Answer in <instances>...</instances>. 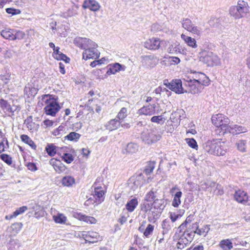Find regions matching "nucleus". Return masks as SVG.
Returning <instances> with one entry per match:
<instances>
[{"label":"nucleus","mask_w":250,"mask_h":250,"mask_svg":"<svg viewBox=\"0 0 250 250\" xmlns=\"http://www.w3.org/2000/svg\"><path fill=\"white\" fill-rule=\"evenodd\" d=\"M182 192L180 191L177 192L174 195V198L172 202V205L175 208H177L181 204V198Z\"/></svg>","instance_id":"nucleus-40"},{"label":"nucleus","mask_w":250,"mask_h":250,"mask_svg":"<svg viewBox=\"0 0 250 250\" xmlns=\"http://www.w3.org/2000/svg\"><path fill=\"white\" fill-rule=\"evenodd\" d=\"M38 89L35 86L32 81L28 83L25 86L24 94L28 98L34 97L37 93Z\"/></svg>","instance_id":"nucleus-18"},{"label":"nucleus","mask_w":250,"mask_h":250,"mask_svg":"<svg viewBox=\"0 0 250 250\" xmlns=\"http://www.w3.org/2000/svg\"><path fill=\"white\" fill-rule=\"evenodd\" d=\"M228 118H226L222 114H218L212 116L211 121L212 124L218 128L224 131V133L228 126Z\"/></svg>","instance_id":"nucleus-7"},{"label":"nucleus","mask_w":250,"mask_h":250,"mask_svg":"<svg viewBox=\"0 0 250 250\" xmlns=\"http://www.w3.org/2000/svg\"><path fill=\"white\" fill-rule=\"evenodd\" d=\"M163 118L162 116H155L151 118V121L153 123H156L157 124H161V122H163Z\"/></svg>","instance_id":"nucleus-60"},{"label":"nucleus","mask_w":250,"mask_h":250,"mask_svg":"<svg viewBox=\"0 0 250 250\" xmlns=\"http://www.w3.org/2000/svg\"><path fill=\"white\" fill-rule=\"evenodd\" d=\"M138 203V199L134 197L128 201L125 205V208L128 212H132L136 208Z\"/></svg>","instance_id":"nucleus-30"},{"label":"nucleus","mask_w":250,"mask_h":250,"mask_svg":"<svg viewBox=\"0 0 250 250\" xmlns=\"http://www.w3.org/2000/svg\"><path fill=\"white\" fill-rule=\"evenodd\" d=\"M39 106L45 105L44 109L47 115L55 116L56 113L60 110L61 107L56 100L51 98V95L49 94L43 95L42 99L38 103Z\"/></svg>","instance_id":"nucleus-2"},{"label":"nucleus","mask_w":250,"mask_h":250,"mask_svg":"<svg viewBox=\"0 0 250 250\" xmlns=\"http://www.w3.org/2000/svg\"><path fill=\"white\" fill-rule=\"evenodd\" d=\"M165 200L163 199H159L158 198L153 203L154 207L155 208H159L161 210H163L165 207Z\"/></svg>","instance_id":"nucleus-48"},{"label":"nucleus","mask_w":250,"mask_h":250,"mask_svg":"<svg viewBox=\"0 0 250 250\" xmlns=\"http://www.w3.org/2000/svg\"><path fill=\"white\" fill-rule=\"evenodd\" d=\"M0 158L9 166L12 163V158L8 154H2L0 155Z\"/></svg>","instance_id":"nucleus-54"},{"label":"nucleus","mask_w":250,"mask_h":250,"mask_svg":"<svg viewBox=\"0 0 250 250\" xmlns=\"http://www.w3.org/2000/svg\"><path fill=\"white\" fill-rule=\"evenodd\" d=\"M53 219L56 223L65 224L66 221V217L62 213H58L57 215L53 216Z\"/></svg>","instance_id":"nucleus-45"},{"label":"nucleus","mask_w":250,"mask_h":250,"mask_svg":"<svg viewBox=\"0 0 250 250\" xmlns=\"http://www.w3.org/2000/svg\"><path fill=\"white\" fill-rule=\"evenodd\" d=\"M126 67L119 63H114L108 65L106 74L108 75L115 74L120 71H125Z\"/></svg>","instance_id":"nucleus-20"},{"label":"nucleus","mask_w":250,"mask_h":250,"mask_svg":"<svg viewBox=\"0 0 250 250\" xmlns=\"http://www.w3.org/2000/svg\"><path fill=\"white\" fill-rule=\"evenodd\" d=\"M238 149L241 151H245L246 148V141L241 140L236 143Z\"/></svg>","instance_id":"nucleus-57"},{"label":"nucleus","mask_w":250,"mask_h":250,"mask_svg":"<svg viewBox=\"0 0 250 250\" xmlns=\"http://www.w3.org/2000/svg\"><path fill=\"white\" fill-rule=\"evenodd\" d=\"M28 169L34 171L37 170L36 165L33 163H30L27 165Z\"/></svg>","instance_id":"nucleus-64"},{"label":"nucleus","mask_w":250,"mask_h":250,"mask_svg":"<svg viewBox=\"0 0 250 250\" xmlns=\"http://www.w3.org/2000/svg\"><path fill=\"white\" fill-rule=\"evenodd\" d=\"M24 124L25 125L28 130L31 132L38 130L39 125L33 122L32 116H29L24 120Z\"/></svg>","instance_id":"nucleus-26"},{"label":"nucleus","mask_w":250,"mask_h":250,"mask_svg":"<svg viewBox=\"0 0 250 250\" xmlns=\"http://www.w3.org/2000/svg\"><path fill=\"white\" fill-rule=\"evenodd\" d=\"M154 226L151 224H148L146 229L144 231V235L145 237L148 238L150 235L152 234L154 230Z\"/></svg>","instance_id":"nucleus-51"},{"label":"nucleus","mask_w":250,"mask_h":250,"mask_svg":"<svg viewBox=\"0 0 250 250\" xmlns=\"http://www.w3.org/2000/svg\"><path fill=\"white\" fill-rule=\"evenodd\" d=\"M62 183L64 186L71 187L75 184V179L70 176H65L62 178Z\"/></svg>","instance_id":"nucleus-41"},{"label":"nucleus","mask_w":250,"mask_h":250,"mask_svg":"<svg viewBox=\"0 0 250 250\" xmlns=\"http://www.w3.org/2000/svg\"><path fill=\"white\" fill-rule=\"evenodd\" d=\"M169 62L171 64H178L180 62V60L177 57H170Z\"/></svg>","instance_id":"nucleus-62"},{"label":"nucleus","mask_w":250,"mask_h":250,"mask_svg":"<svg viewBox=\"0 0 250 250\" xmlns=\"http://www.w3.org/2000/svg\"><path fill=\"white\" fill-rule=\"evenodd\" d=\"M62 159L67 164H70L74 160V157L71 154L65 152L63 154Z\"/></svg>","instance_id":"nucleus-52"},{"label":"nucleus","mask_w":250,"mask_h":250,"mask_svg":"<svg viewBox=\"0 0 250 250\" xmlns=\"http://www.w3.org/2000/svg\"><path fill=\"white\" fill-rule=\"evenodd\" d=\"M219 246L223 250H230L233 248L232 242L229 239H223L220 242Z\"/></svg>","instance_id":"nucleus-33"},{"label":"nucleus","mask_w":250,"mask_h":250,"mask_svg":"<svg viewBox=\"0 0 250 250\" xmlns=\"http://www.w3.org/2000/svg\"><path fill=\"white\" fill-rule=\"evenodd\" d=\"M192 78V81H195V83H199L203 87L204 86H208L209 84L210 81L208 78L203 73H195Z\"/></svg>","instance_id":"nucleus-15"},{"label":"nucleus","mask_w":250,"mask_h":250,"mask_svg":"<svg viewBox=\"0 0 250 250\" xmlns=\"http://www.w3.org/2000/svg\"><path fill=\"white\" fill-rule=\"evenodd\" d=\"M184 85L186 88H184V93H190L191 94H197L202 91L204 87L199 83H195V81H192L191 79H188L185 80Z\"/></svg>","instance_id":"nucleus-5"},{"label":"nucleus","mask_w":250,"mask_h":250,"mask_svg":"<svg viewBox=\"0 0 250 250\" xmlns=\"http://www.w3.org/2000/svg\"><path fill=\"white\" fill-rule=\"evenodd\" d=\"M83 7L85 9L88 8L91 11H97L99 10L100 6L95 0H85Z\"/></svg>","instance_id":"nucleus-23"},{"label":"nucleus","mask_w":250,"mask_h":250,"mask_svg":"<svg viewBox=\"0 0 250 250\" xmlns=\"http://www.w3.org/2000/svg\"><path fill=\"white\" fill-rule=\"evenodd\" d=\"M81 236L89 243H94L101 240L99 233L95 231H82Z\"/></svg>","instance_id":"nucleus-11"},{"label":"nucleus","mask_w":250,"mask_h":250,"mask_svg":"<svg viewBox=\"0 0 250 250\" xmlns=\"http://www.w3.org/2000/svg\"><path fill=\"white\" fill-rule=\"evenodd\" d=\"M167 52L170 54H177L181 53V48L179 44H170L167 48Z\"/></svg>","instance_id":"nucleus-43"},{"label":"nucleus","mask_w":250,"mask_h":250,"mask_svg":"<svg viewBox=\"0 0 250 250\" xmlns=\"http://www.w3.org/2000/svg\"><path fill=\"white\" fill-rule=\"evenodd\" d=\"M65 127L62 125H60L54 130L53 134L55 136H59L60 137L65 133Z\"/></svg>","instance_id":"nucleus-50"},{"label":"nucleus","mask_w":250,"mask_h":250,"mask_svg":"<svg viewBox=\"0 0 250 250\" xmlns=\"http://www.w3.org/2000/svg\"><path fill=\"white\" fill-rule=\"evenodd\" d=\"M191 242V239H188L186 236V234H183L179 239L176 247L178 249L182 250Z\"/></svg>","instance_id":"nucleus-29"},{"label":"nucleus","mask_w":250,"mask_h":250,"mask_svg":"<svg viewBox=\"0 0 250 250\" xmlns=\"http://www.w3.org/2000/svg\"><path fill=\"white\" fill-rule=\"evenodd\" d=\"M49 164L53 166L56 172L58 173L63 172L66 170L64 165L61 161L56 159H51L49 161Z\"/></svg>","instance_id":"nucleus-21"},{"label":"nucleus","mask_w":250,"mask_h":250,"mask_svg":"<svg viewBox=\"0 0 250 250\" xmlns=\"http://www.w3.org/2000/svg\"><path fill=\"white\" fill-rule=\"evenodd\" d=\"M0 107L5 113L11 114V115H13L14 112L16 110H20V107L18 106L15 105H11L7 101L3 99L0 100Z\"/></svg>","instance_id":"nucleus-13"},{"label":"nucleus","mask_w":250,"mask_h":250,"mask_svg":"<svg viewBox=\"0 0 250 250\" xmlns=\"http://www.w3.org/2000/svg\"><path fill=\"white\" fill-rule=\"evenodd\" d=\"M21 247L19 240L11 239L8 244V250H18Z\"/></svg>","instance_id":"nucleus-39"},{"label":"nucleus","mask_w":250,"mask_h":250,"mask_svg":"<svg viewBox=\"0 0 250 250\" xmlns=\"http://www.w3.org/2000/svg\"><path fill=\"white\" fill-rule=\"evenodd\" d=\"M92 195L99 202L104 201V191L101 187H96L95 184L92 187Z\"/></svg>","instance_id":"nucleus-16"},{"label":"nucleus","mask_w":250,"mask_h":250,"mask_svg":"<svg viewBox=\"0 0 250 250\" xmlns=\"http://www.w3.org/2000/svg\"><path fill=\"white\" fill-rule=\"evenodd\" d=\"M141 177H131L128 181V187L133 190H135L139 187H140L142 184L140 180Z\"/></svg>","instance_id":"nucleus-27"},{"label":"nucleus","mask_w":250,"mask_h":250,"mask_svg":"<svg viewBox=\"0 0 250 250\" xmlns=\"http://www.w3.org/2000/svg\"><path fill=\"white\" fill-rule=\"evenodd\" d=\"M6 12L11 15H16L20 14L21 13L20 10L18 9H15L14 8H7L5 9Z\"/></svg>","instance_id":"nucleus-58"},{"label":"nucleus","mask_w":250,"mask_h":250,"mask_svg":"<svg viewBox=\"0 0 250 250\" xmlns=\"http://www.w3.org/2000/svg\"><path fill=\"white\" fill-rule=\"evenodd\" d=\"M53 56L55 59L58 60H62L64 61L65 63L69 62L70 61V59L62 52L57 54H53Z\"/></svg>","instance_id":"nucleus-49"},{"label":"nucleus","mask_w":250,"mask_h":250,"mask_svg":"<svg viewBox=\"0 0 250 250\" xmlns=\"http://www.w3.org/2000/svg\"><path fill=\"white\" fill-rule=\"evenodd\" d=\"M78 7L76 6H72L68 9L67 12L65 13L66 15L64 17H72L77 14Z\"/></svg>","instance_id":"nucleus-55"},{"label":"nucleus","mask_w":250,"mask_h":250,"mask_svg":"<svg viewBox=\"0 0 250 250\" xmlns=\"http://www.w3.org/2000/svg\"><path fill=\"white\" fill-rule=\"evenodd\" d=\"M156 104H149L146 106H144L138 110L139 115L151 116L155 113Z\"/></svg>","instance_id":"nucleus-19"},{"label":"nucleus","mask_w":250,"mask_h":250,"mask_svg":"<svg viewBox=\"0 0 250 250\" xmlns=\"http://www.w3.org/2000/svg\"><path fill=\"white\" fill-rule=\"evenodd\" d=\"M247 129L240 125H228L225 132H229L232 134H239L241 133L245 132Z\"/></svg>","instance_id":"nucleus-25"},{"label":"nucleus","mask_w":250,"mask_h":250,"mask_svg":"<svg viewBox=\"0 0 250 250\" xmlns=\"http://www.w3.org/2000/svg\"><path fill=\"white\" fill-rule=\"evenodd\" d=\"M155 162H152V161L149 162L147 163V165L145 167V168L144 170V172L146 175L149 174L153 171V170L155 167Z\"/></svg>","instance_id":"nucleus-47"},{"label":"nucleus","mask_w":250,"mask_h":250,"mask_svg":"<svg viewBox=\"0 0 250 250\" xmlns=\"http://www.w3.org/2000/svg\"><path fill=\"white\" fill-rule=\"evenodd\" d=\"M204 150L212 155L220 156L226 154L227 146L224 142L220 140H213L212 141H208L204 146Z\"/></svg>","instance_id":"nucleus-1"},{"label":"nucleus","mask_w":250,"mask_h":250,"mask_svg":"<svg viewBox=\"0 0 250 250\" xmlns=\"http://www.w3.org/2000/svg\"><path fill=\"white\" fill-rule=\"evenodd\" d=\"M78 218L81 221H83L89 224H95L96 223V219L91 216H86L83 214L81 213L78 214Z\"/></svg>","instance_id":"nucleus-35"},{"label":"nucleus","mask_w":250,"mask_h":250,"mask_svg":"<svg viewBox=\"0 0 250 250\" xmlns=\"http://www.w3.org/2000/svg\"><path fill=\"white\" fill-rule=\"evenodd\" d=\"M0 79L5 84H7L11 79L10 75L8 74L6 75H1Z\"/></svg>","instance_id":"nucleus-63"},{"label":"nucleus","mask_w":250,"mask_h":250,"mask_svg":"<svg viewBox=\"0 0 250 250\" xmlns=\"http://www.w3.org/2000/svg\"><path fill=\"white\" fill-rule=\"evenodd\" d=\"M234 198L237 202L243 204H246L249 199L247 192L240 189L235 191Z\"/></svg>","instance_id":"nucleus-22"},{"label":"nucleus","mask_w":250,"mask_h":250,"mask_svg":"<svg viewBox=\"0 0 250 250\" xmlns=\"http://www.w3.org/2000/svg\"><path fill=\"white\" fill-rule=\"evenodd\" d=\"M21 139L23 142L28 144L33 149L35 150L36 149V145L27 135H21Z\"/></svg>","instance_id":"nucleus-38"},{"label":"nucleus","mask_w":250,"mask_h":250,"mask_svg":"<svg viewBox=\"0 0 250 250\" xmlns=\"http://www.w3.org/2000/svg\"><path fill=\"white\" fill-rule=\"evenodd\" d=\"M170 224V222L167 219H165L163 221L161 224L163 235L167 234L171 230V226Z\"/></svg>","instance_id":"nucleus-36"},{"label":"nucleus","mask_w":250,"mask_h":250,"mask_svg":"<svg viewBox=\"0 0 250 250\" xmlns=\"http://www.w3.org/2000/svg\"><path fill=\"white\" fill-rule=\"evenodd\" d=\"M159 198L158 194L156 189L152 188L150 191L146 193L145 196V200L147 202H153L156 200L157 198Z\"/></svg>","instance_id":"nucleus-32"},{"label":"nucleus","mask_w":250,"mask_h":250,"mask_svg":"<svg viewBox=\"0 0 250 250\" xmlns=\"http://www.w3.org/2000/svg\"><path fill=\"white\" fill-rule=\"evenodd\" d=\"M80 137L81 135L79 133H77L75 132H72L65 136L64 138L65 139H67L71 141H77Z\"/></svg>","instance_id":"nucleus-46"},{"label":"nucleus","mask_w":250,"mask_h":250,"mask_svg":"<svg viewBox=\"0 0 250 250\" xmlns=\"http://www.w3.org/2000/svg\"><path fill=\"white\" fill-rule=\"evenodd\" d=\"M182 26L187 31L191 33L200 36L201 33V29L192 23L191 21L189 19H184L182 21Z\"/></svg>","instance_id":"nucleus-9"},{"label":"nucleus","mask_w":250,"mask_h":250,"mask_svg":"<svg viewBox=\"0 0 250 250\" xmlns=\"http://www.w3.org/2000/svg\"><path fill=\"white\" fill-rule=\"evenodd\" d=\"M144 47L149 50H157L160 46V40L158 38H152L144 42Z\"/></svg>","instance_id":"nucleus-17"},{"label":"nucleus","mask_w":250,"mask_h":250,"mask_svg":"<svg viewBox=\"0 0 250 250\" xmlns=\"http://www.w3.org/2000/svg\"><path fill=\"white\" fill-rule=\"evenodd\" d=\"M142 138L146 143L150 144L154 143L159 140L161 136L152 131L147 133L144 132L142 134Z\"/></svg>","instance_id":"nucleus-14"},{"label":"nucleus","mask_w":250,"mask_h":250,"mask_svg":"<svg viewBox=\"0 0 250 250\" xmlns=\"http://www.w3.org/2000/svg\"><path fill=\"white\" fill-rule=\"evenodd\" d=\"M97 46L88 47L85 49L83 53V59H96L100 56V52L97 49Z\"/></svg>","instance_id":"nucleus-12"},{"label":"nucleus","mask_w":250,"mask_h":250,"mask_svg":"<svg viewBox=\"0 0 250 250\" xmlns=\"http://www.w3.org/2000/svg\"><path fill=\"white\" fill-rule=\"evenodd\" d=\"M181 39L185 41V43H186L188 46L193 48H195L197 47L196 41L194 39L190 37L187 36L183 34L181 35Z\"/></svg>","instance_id":"nucleus-31"},{"label":"nucleus","mask_w":250,"mask_h":250,"mask_svg":"<svg viewBox=\"0 0 250 250\" xmlns=\"http://www.w3.org/2000/svg\"><path fill=\"white\" fill-rule=\"evenodd\" d=\"M187 143L189 146L193 148H196L198 147L197 143L193 138L187 139Z\"/></svg>","instance_id":"nucleus-59"},{"label":"nucleus","mask_w":250,"mask_h":250,"mask_svg":"<svg viewBox=\"0 0 250 250\" xmlns=\"http://www.w3.org/2000/svg\"><path fill=\"white\" fill-rule=\"evenodd\" d=\"M159 213L154 209L149 211L148 214V220L150 223H154L159 218Z\"/></svg>","instance_id":"nucleus-37"},{"label":"nucleus","mask_w":250,"mask_h":250,"mask_svg":"<svg viewBox=\"0 0 250 250\" xmlns=\"http://www.w3.org/2000/svg\"><path fill=\"white\" fill-rule=\"evenodd\" d=\"M249 11L248 4L243 0H239L237 5L231 6L229 10L230 16L235 19H239L245 17Z\"/></svg>","instance_id":"nucleus-3"},{"label":"nucleus","mask_w":250,"mask_h":250,"mask_svg":"<svg viewBox=\"0 0 250 250\" xmlns=\"http://www.w3.org/2000/svg\"><path fill=\"white\" fill-rule=\"evenodd\" d=\"M201 61L208 66L218 65L220 64L219 58L212 52H205Z\"/></svg>","instance_id":"nucleus-8"},{"label":"nucleus","mask_w":250,"mask_h":250,"mask_svg":"<svg viewBox=\"0 0 250 250\" xmlns=\"http://www.w3.org/2000/svg\"><path fill=\"white\" fill-rule=\"evenodd\" d=\"M127 109L123 107L118 113L116 118L121 121V120L124 119L127 116Z\"/></svg>","instance_id":"nucleus-53"},{"label":"nucleus","mask_w":250,"mask_h":250,"mask_svg":"<svg viewBox=\"0 0 250 250\" xmlns=\"http://www.w3.org/2000/svg\"><path fill=\"white\" fill-rule=\"evenodd\" d=\"M0 34L3 38L10 41L21 40L25 36L23 32L9 28H5L2 30Z\"/></svg>","instance_id":"nucleus-4"},{"label":"nucleus","mask_w":250,"mask_h":250,"mask_svg":"<svg viewBox=\"0 0 250 250\" xmlns=\"http://www.w3.org/2000/svg\"><path fill=\"white\" fill-rule=\"evenodd\" d=\"M121 124V122L116 118L108 122L105 126L106 129L112 131L118 129L120 126Z\"/></svg>","instance_id":"nucleus-28"},{"label":"nucleus","mask_w":250,"mask_h":250,"mask_svg":"<svg viewBox=\"0 0 250 250\" xmlns=\"http://www.w3.org/2000/svg\"><path fill=\"white\" fill-rule=\"evenodd\" d=\"M210 229L209 225H205L203 228L197 229L194 231V233H196L199 235H204L206 236Z\"/></svg>","instance_id":"nucleus-44"},{"label":"nucleus","mask_w":250,"mask_h":250,"mask_svg":"<svg viewBox=\"0 0 250 250\" xmlns=\"http://www.w3.org/2000/svg\"><path fill=\"white\" fill-rule=\"evenodd\" d=\"M55 148V146L53 144H50L46 147V150L49 156H53L56 153Z\"/></svg>","instance_id":"nucleus-56"},{"label":"nucleus","mask_w":250,"mask_h":250,"mask_svg":"<svg viewBox=\"0 0 250 250\" xmlns=\"http://www.w3.org/2000/svg\"><path fill=\"white\" fill-rule=\"evenodd\" d=\"M27 209V207L26 206H22L16 209L12 214L6 215L5 216V219L7 220H10L13 218L16 217L18 215L21 214L24 212Z\"/></svg>","instance_id":"nucleus-34"},{"label":"nucleus","mask_w":250,"mask_h":250,"mask_svg":"<svg viewBox=\"0 0 250 250\" xmlns=\"http://www.w3.org/2000/svg\"><path fill=\"white\" fill-rule=\"evenodd\" d=\"M74 43L82 49H85L88 47L98 46L97 44L86 38L78 37L75 39Z\"/></svg>","instance_id":"nucleus-10"},{"label":"nucleus","mask_w":250,"mask_h":250,"mask_svg":"<svg viewBox=\"0 0 250 250\" xmlns=\"http://www.w3.org/2000/svg\"><path fill=\"white\" fill-rule=\"evenodd\" d=\"M142 57L143 63L147 67H152L157 64V59L154 55H146Z\"/></svg>","instance_id":"nucleus-24"},{"label":"nucleus","mask_w":250,"mask_h":250,"mask_svg":"<svg viewBox=\"0 0 250 250\" xmlns=\"http://www.w3.org/2000/svg\"><path fill=\"white\" fill-rule=\"evenodd\" d=\"M164 84L176 94L184 93L185 87H183L182 81L180 79L172 80L170 82L168 80H165Z\"/></svg>","instance_id":"nucleus-6"},{"label":"nucleus","mask_w":250,"mask_h":250,"mask_svg":"<svg viewBox=\"0 0 250 250\" xmlns=\"http://www.w3.org/2000/svg\"><path fill=\"white\" fill-rule=\"evenodd\" d=\"M219 19L215 18H211L208 23L210 26H217L218 23Z\"/></svg>","instance_id":"nucleus-61"},{"label":"nucleus","mask_w":250,"mask_h":250,"mask_svg":"<svg viewBox=\"0 0 250 250\" xmlns=\"http://www.w3.org/2000/svg\"><path fill=\"white\" fill-rule=\"evenodd\" d=\"M138 145L134 143H130L127 144L126 147V152L128 153H134L138 150Z\"/></svg>","instance_id":"nucleus-42"}]
</instances>
